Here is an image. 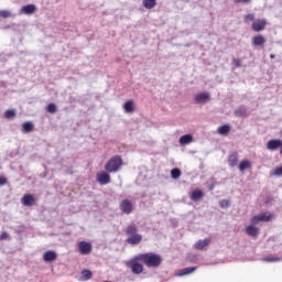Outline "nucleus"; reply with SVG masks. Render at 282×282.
<instances>
[{
    "label": "nucleus",
    "mask_w": 282,
    "mask_h": 282,
    "mask_svg": "<svg viewBox=\"0 0 282 282\" xmlns=\"http://www.w3.org/2000/svg\"><path fill=\"white\" fill-rule=\"evenodd\" d=\"M108 173H118L122 169V158L120 155L112 156L105 165Z\"/></svg>",
    "instance_id": "f03ea898"
},
{
    "label": "nucleus",
    "mask_w": 282,
    "mask_h": 282,
    "mask_svg": "<svg viewBox=\"0 0 282 282\" xmlns=\"http://www.w3.org/2000/svg\"><path fill=\"white\" fill-rule=\"evenodd\" d=\"M271 175L275 177H282V165L279 167H275L274 171L271 173Z\"/></svg>",
    "instance_id": "473e14b6"
},
{
    "label": "nucleus",
    "mask_w": 282,
    "mask_h": 282,
    "mask_svg": "<svg viewBox=\"0 0 282 282\" xmlns=\"http://www.w3.org/2000/svg\"><path fill=\"white\" fill-rule=\"evenodd\" d=\"M46 111H47L48 113H56V106H55L54 104L47 105Z\"/></svg>",
    "instance_id": "72a5a7b5"
},
{
    "label": "nucleus",
    "mask_w": 282,
    "mask_h": 282,
    "mask_svg": "<svg viewBox=\"0 0 282 282\" xmlns=\"http://www.w3.org/2000/svg\"><path fill=\"white\" fill-rule=\"evenodd\" d=\"M78 249L80 254H90L91 253V243L87 241H80L78 243Z\"/></svg>",
    "instance_id": "1a4fd4ad"
},
{
    "label": "nucleus",
    "mask_w": 282,
    "mask_h": 282,
    "mask_svg": "<svg viewBox=\"0 0 282 282\" xmlns=\"http://www.w3.org/2000/svg\"><path fill=\"white\" fill-rule=\"evenodd\" d=\"M217 133H219V135H228V133H230V126L228 124L220 126L217 130Z\"/></svg>",
    "instance_id": "b1692460"
},
{
    "label": "nucleus",
    "mask_w": 282,
    "mask_h": 282,
    "mask_svg": "<svg viewBox=\"0 0 282 282\" xmlns=\"http://www.w3.org/2000/svg\"><path fill=\"white\" fill-rule=\"evenodd\" d=\"M140 260H135V258H133L131 260V272L132 274H142V272H144V267L142 264L139 263Z\"/></svg>",
    "instance_id": "423d86ee"
},
{
    "label": "nucleus",
    "mask_w": 282,
    "mask_h": 282,
    "mask_svg": "<svg viewBox=\"0 0 282 282\" xmlns=\"http://www.w3.org/2000/svg\"><path fill=\"white\" fill-rule=\"evenodd\" d=\"M252 45L254 47H262L265 45V37L263 35H256L252 37Z\"/></svg>",
    "instance_id": "4468645a"
},
{
    "label": "nucleus",
    "mask_w": 282,
    "mask_h": 282,
    "mask_svg": "<svg viewBox=\"0 0 282 282\" xmlns=\"http://www.w3.org/2000/svg\"><path fill=\"white\" fill-rule=\"evenodd\" d=\"M265 261H279L278 258H267Z\"/></svg>",
    "instance_id": "a19ab883"
},
{
    "label": "nucleus",
    "mask_w": 282,
    "mask_h": 282,
    "mask_svg": "<svg viewBox=\"0 0 282 282\" xmlns=\"http://www.w3.org/2000/svg\"><path fill=\"white\" fill-rule=\"evenodd\" d=\"M245 21H254V14L249 13V14L245 15Z\"/></svg>",
    "instance_id": "c9c22d12"
},
{
    "label": "nucleus",
    "mask_w": 282,
    "mask_h": 282,
    "mask_svg": "<svg viewBox=\"0 0 282 282\" xmlns=\"http://www.w3.org/2000/svg\"><path fill=\"white\" fill-rule=\"evenodd\" d=\"M213 188H215V186H210V187H209V191H213Z\"/></svg>",
    "instance_id": "37998d69"
},
{
    "label": "nucleus",
    "mask_w": 282,
    "mask_h": 282,
    "mask_svg": "<svg viewBox=\"0 0 282 282\" xmlns=\"http://www.w3.org/2000/svg\"><path fill=\"white\" fill-rule=\"evenodd\" d=\"M21 202L23 206H34L36 204V198L32 194H25L22 198Z\"/></svg>",
    "instance_id": "9d476101"
},
{
    "label": "nucleus",
    "mask_w": 282,
    "mask_h": 282,
    "mask_svg": "<svg viewBox=\"0 0 282 282\" xmlns=\"http://www.w3.org/2000/svg\"><path fill=\"white\" fill-rule=\"evenodd\" d=\"M17 116V111L14 110H7L4 112V118H7V120H12V118H15Z\"/></svg>",
    "instance_id": "2f4dec72"
},
{
    "label": "nucleus",
    "mask_w": 282,
    "mask_h": 282,
    "mask_svg": "<svg viewBox=\"0 0 282 282\" xmlns=\"http://www.w3.org/2000/svg\"><path fill=\"white\" fill-rule=\"evenodd\" d=\"M158 6L156 0H143V7L147 8V10H153Z\"/></svg>",
    "instance_id": "5701e85b"
},
{
    "label": "nucleus",
    "mask_w": 282,
    "mask_h": 282,
    "mask_svg": "<svg viewBox=\"0 0 282 282\" xmlns=\"http://www.w3.org/2000/svg\"><path fill=\"white\" fill-rule=\"evenodd\" d=\"M93 273L90 270L84 269L82 271V276L79 278V281H89L91 279Z\"/></svg>",
    "instance_id": "393cba45"
},
{
    "label": "nucleus",
    "mask_w": 282,
    "mask_h": 282,
    "mask_svg": "<svg viewBox=\"0 0 282 282\" xmlns=\"http://www.w3.org/2000/svg\"><path fill=\"white\" fill-rule=\"evenodd\" d=\"M127 243H130V246H138L140 241H142V235L140 234H134L131 237L127 238Z\"/></svg>",
    "instance_id": "f8f14e48"
},
{
    "label": "nucleus",
    "mask_w": 282,
    "mask_h": 282,
    "mask_svg": "<svg viewBox=\"0 0 282 282\" xmlns=\"http://www.w3.org/2000/svg\"><path fill=\"white\" fill-rule=\"evenodd\" d=\"M202 197H204V192H202V191H194L192 193V200L193 202H199V199H202Z\"/></svg>",
    "instance_id": "c85d7f7f"
},
{
    "label": "nucleus",
    "mask_w": 282,
    "mask_h": 282,
    "mask_svg": "<svg viewBox=\"0 0 282 282\" xmlns=\"http://www.w3.org/2000/svg\"><path fill=\"white\" fill-rule=\"evenodd\" d=\"M97 182H99L101 186H106V184H109L111 182V176L106 172H101L97 174Z\"/></svg>",
    "instance_id": "6e6552de"
},
{
    "label": "nucleus",
    "mask_w": 282,
    "mask_h": 282,
    "mask_svg": "<svg viewBox=\"0 0 282 282\" xmlns=\"http://www.w3.org/2000/svg\"><path fill=\"white\" fill-rule=\"evenodd\" d=\"M274 57H275L274 54H271V55H270V58H274Z\"/></svg>",
    "instance_id": "79ce46f5"
},
{
    "label": "nucleus",
    "mask_w": 282,
    "mask_h": 282,
    "mask_svg": "<svg viewBox=\"0 0 282 282\" xmlns=\"http://www.w3.org/2000/svg\"><path fill=\"white\" fill-rule=\"evenodd\" d=\"M236 3H251L252 0H234Z\"/></svg>",
    "instance_id": "ea45409f"
},
{
    "label": "nucleus",
    "mask_w": 282,
    "mask_h": 282,
    "mask_svg": "<svg viewBox=\"0 0 282 282\" xmlns=\"http://www.w3.org/2000/svg\"><path fill=\"white\" fill-rule=\"evenodd\" d=\"M210 102V93H199L194 96V105H206Z\"/></svg>",
    "instance_id": "7ed1b4c3"
},
{
    "label": "nucleus",
    "mask_w": 282,
    "mask_h": 282,
    "mask_svg": "<svg viewBox=\"0 0 282 282\" xmlns=\"http://www.w3.org/2000/svg\"><path fill=\"white\" fill-rule=\"evenodd\" d=\"M120 210L124 213V215H131V213H133V204H131V200L123 199L120 204Z\"/></svg>",
    "instance_id": "39448f33"
},
{
    "label": "nucleus",
    "mask_w": 282,
    "mask_h": 282,
    "mask_svg": "<svg viewBox=\"0 0 282 282\" xmlns=\"http://www.w3.org/2000/svg\"><path fill=\"white\" fill-rule=\"evenodd\" d=\"M58 257V254H56L55 251L48 250L46 252H44L43 254V259L45 261V263H52V261H56V258Z\"/></svg>",
    "instance_id": "9b49d317"
},
{
    "label": "nucleus",
    "mask_w": 282,
    "mask_h": 282,
    "mask_svg": "<svg viewBox=\"0 0 282 282\" xmlns=\"http://www.w3.org/2000/svg\"><path fill=\"white\" fill-rule=\"evenodd\" d=\"M126 235H130V236H133V235H138V227L135 225H129L126 230H124Z\"/></svg>",
    "instance_id": "bb28decb"
},
{
    "label": "nucleus",
    "mask_w": 282,
    "mask_h": 282,
    "mask_svg": "<svg viewBox=\"0 0 282 282\" xmlns=\"http://www.w3.org/2000/svg\"><path fill=\"white\" fill-rule=\"evenodd\" d=\"M17 14L12 13L10 10H0V19H14Z\"/></svg>",
    "instance_id": "412c9836"
},
{
    "label": "nucleus",
    "mask_w": 282,
    "mask_h": 282,
    "mask_svg": "<svg viewBox=\"0 0 282 282\" xmlns=\"http://www.w3.org/2000/svg\"><path fill=\"white\" fill-rule=\"evenodd\" d=\"M8 184V180L6 177L0 176V186H6Z\"/></svg>",
    "instance_id": "58836bf2"
},
{
    "label": "nucleus",
    "mask_w": 282,
    "mask_h": 282,
    "mask_svg": "<svg viewBox=\"0 0 282 282\" xmlns=\"http://www.w3.org/2000/svg\"><path fill=\"white\" fill-rule=\"evenodd\" d=\"M220 208H229L230 207V203L228 202V199H223L219 203Z\"/></svg>",
    "instance_id": "f704fd0d"
},
{
    "label": "nucleus",
    "mask_w": 282,
    "mask_h": 282,
    "mask_svg": "<svg viewBox=\"0 0 282 282\" xmlns=\"http://www.w3.org/2000/svg\"><path fill=\"white\" fill-rule=\"evenodd\" d=\"M197 270V267H188L180 271L178 276H186V274H193Z\"/></svg>",
    "instance_id": "4be33fe9"
},
{
    "label": "nucleus",
    "mask_w": 282,
    "mask_h": 282,
    "mask_svg": "<svg viewBox=\"0 0 282 282\" xmlns=\"http://www.w3.org/2000/svg\"><path fill=\"white\" fill-rule=\"evenodd\" d=\"M32 131H34V124L30 121H25L22 124V132L23 133H32Z\"/></svg>",
    "instance_id": "6ab92c4d"
},
{
    "label": "nucleus",
    "mask_w": 282,
    "mask_h": 282,
    "mask_svg": "<svg viewBox=\"0 0 282 282\" xmlns=\"http://www.w3.org/2000/svg\"><path fill=\"white\" fill-rule=\"evenodd\" d=\"M21 14H34L36 12V4L23 6L20 10Z\"/></svg>",
    "instance_id": "ddd939ff"
},
{
    "label": "nucleus",
    "mask_w": 282,
    "mask_h": 282,
    "mask_svg": "<svg viewBox=\"0 0 282 282\" xmlns=\"http://www.w3.org/2000/svg\"><path fill=\"white\" fill-rule=\"evenodd\" d=\"M239 162V154L237 152H234L229 155L228 164L229 166H237V163Z\"/></svg>",
    "instance_id": "f3484780"
},
{
    "label": "nucleus",
    "mask_w": 282,
    "mask_h": 282,
    "mask_svg": "<svg viewBox=\"0 0 282 282\" xmlns=\"http://www.w3.org/2000/svg\"><path fill=\"white\" fill-rule=\"evenodd\" d=\"M134 261L144 263L147 268H160L162 265V256L155 252L140 253L134 257Z\"/></svg>",
    "instance_id": "f257e3e1"
},
{
    "label": "nucleus",
    "mask_w": 282,
    "mask_h": 282,
    "mask_svg": "<svg viewBox=\"0 0 282 282\" xmlns=\"http://www.w3.org/2000/svg\"><path fill=\"white\" fill-rule=\"evenodd\" d=\"M246 232L247 235H249V237H258L259 236V228L254 227L253 225H250L246 228Z\"/></svg>",
    "instance_id": "dca6fc26"
},
{
    "label": "nucleus",
    "mask_w": 282,
    "mask_h": 282,
    "mask_svg": "<svg viewBox=\"0 0 282 282\" xmlns=\"http://www.w3.org/2000/svg\"><path fill=\"white\" fill-rule=\"evenodd\" d=\"M8 237H10V235L6 231H3L1 235H0V241H3V239H8Z\"/></svg>",
    "instance_id": "4c0bfd02"
},
{
    "label": "nucleus",
    "mask_w": 282,
    "mask_h": 282,
    "mask_svg": "<svg viewBox=\"0 0 282 282\" xmlns=\"http://www.w3.org/2000/svg\"><path fill=\"white\" fill-rule=\"evenodd\" d=\"M178 142L182 145L191 144V142H193V134H184V135H182L180 138Z\"/></svg>",
    "instance_id": "aec40b11"
},
{
    "label": "nucleus",
    "mask_w": 282,
    "mask_h": 282,
    "mask_svg": "<svg viewBox=\"0 0 282 282\" xmlns=\"http://www.w3.org/2000/svg\"><path fill=\"white\" fill-rule=\"evenodd\" d=\"M171 177L172 180H180L182 177V170L174 167L171 170Z\"/></svg>",
    "instance_id": "cd10ccee"
},
{
    "label": "nucleus",
    "mask_w": 282,
    "mask_h": 282,
    "mask_svg": "<svg viewBox=\"0 0 282 282\" xmlns=\"http://www.w3.org/2000/svg\"><path fill=\"white\" fill-rule=\"evenodd\" d=\"M265 25H268V21L265 19H258L253 21L251 29L253 32H263V30H265Z\"/></svg>",
    "instance_id": "20e7f679"
},
{
    "label": "nucleus",
    "mask_w": 282,
    "mask_h": 282,
    "mask_svg": "<svg viewBox=\"0 0 282 282\" xmlns=\"http://www.w3.org/2000/svg\"><path fill=\"white\" fill-rule=\"evenodd\" d=\"M250 166H252V164L250 163V161L248 160H243L240 162V164L238 165V169L241 173H243L246 171V169H250Z\"/></svg>",
    "instance_id": "a878e982"
},
{
    "label": "nucleus",
    "mask_w": 282,
    "mask_h": 282,
    "mask_svg": "<svg viewBox=\"0 0 282 282\" xmlns=\"http://www.w3.org/2000/svg\"><path fill=\"white\" fill-rule=\"evenodd\" d=\"M126 113H133V101L129 100L123 105Z\"/></svg>",
    "instance_id": "c756f323"
},
{
    "label": "nucleus",
    "mask_w": 282,
    "mask_h": 282,
    "mask_svg": "<svg viewBox=\"0 0 282 282\" xmlns=\"http://www.w3.org/2000/svg\"><path fill=\"white\" fill-rule=\"evenodd\" d=\"M259 221H270V215L264 213V214H260L258 216H253L251 219V223L254 225L259 224Z\"/></svg>",
    "instance_id": "2eb2a0df"
},
{
    "label": "nucleus",
    "mask_w": 282,
    "mask_h": 282,
    "mask_svg": "<svg viewBox=\"0 0 282 282\" xmlns=\"http://www.w3.org/2000/svg\"><path fill=\"white\" fill-rule=\"evenodd\" d=\"M232 63H234V65H235L236 67H241V59H239V58H234V59H232Z\"/></svg>",
    "instance_id": "e433bc0d"
},
{
    "label": "nucleus",
    "mask_w": 282,
    "mask_h": 282,
    "mask_svg": "<svg viewBox=\"0 0 282 282\" xmlns=\"http://www.w3.org/2000/svg\"><path fill=\"white\" fill-rule=\"evenodd\" d=\"M210 246V240L209 239H205V240H198L195 243V248L196 250H204V248Z\"/></svg>",
    "instance_id": "a211bd4d"
},
{
    "label": "nucleus",
    "mask_w": 282,
    "mask_h": 282,
    "mask_svg": "<svg viewBox=\"0 0 282 282\" xmlns=\"http://www.w3.org/2000/svg\"><path fill=\"white\" fill-rule=\"evenodd\" d=\"M246 107L241 106L239 107L236 111H235V116H237L238 118H241V116L246 115Z\"/></svg>",
    "instance_id": "7c9ffc66"
},
{
    "label": "nucleus",
    "mask_w": 282,
    "mask_h": 282,
    "mask_svg": "<svg viewBox=\"0 0 282 282\" xmlns=\"http://www.w3.org/2000/svg\"><path fill=\"white\" fill-rule=\"evenodd\" d=\"M267 149L269 151H276V149H282V141L279 139H272L268 141Z\"/></svg>",
    "instance_id": "0eeeda50"
}]
</instances>
